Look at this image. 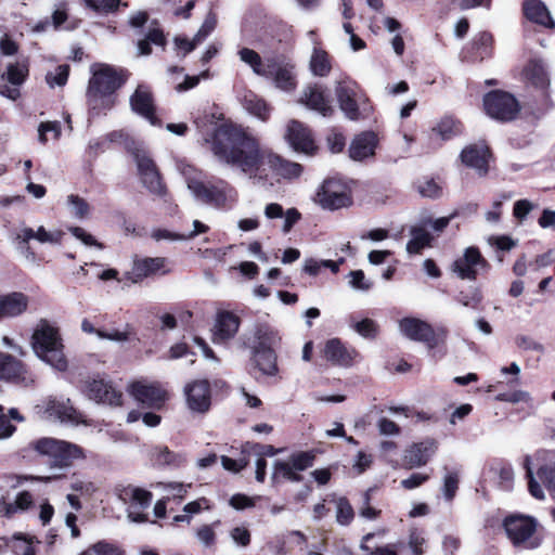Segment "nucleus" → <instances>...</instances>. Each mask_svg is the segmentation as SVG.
<instances>
[{
  "instance_id": "24",
  "label": "nucleus",
  "mask_w": 555,
  "mask_h": 555,
  "mask_svg": "<svg viewBox=\"0 0 555 555\" xmlns=\"http://www.w3.org/2000/svg\"><path fill=\"white\" fill-rule=\"evenodd\" d=\"M193 192L201 201L219 209H229L234 202L227 192L225 188L204 182H196L193 185Z\"/></svg>"
},
{
  "instance_id": "52",
  "label": "nucleus",
  "mask_w": 555,
  "mask_h": 555,
  "mask_svg": "<svg viewBox=\"0 0 555 555\" xmlns=\"http://www.w3.org/2000/svg\"><path fill=\"white\" fill-rule=\"evenodd\" d=\"M524 466L526 469V478L528 479V490H529L530 494L538 500L544 499V492H543L540 483L533 477V472L530 467V457L529 456H526Z\"/></svg>"
},
{
  "instance_id": "42",
  "label": "nucleus",
  "mask_w": 555,
  "mask_h": 555,
  "mask_svg": "<svg viewBox=\"0 0 555 555\" xmlns=\"http://www.w3.org/2000/svg\"><path fill=\"white\" fill-rule=\"evenodd\" d=\"M318 451L315 449L299 451L291 454L288 462L297 472H304L313 466Z\"/></svg>"
},
{
  "instance_id": "2",
  "label": "nucleus",
  "mask_w": 555,
  "mask_h": 555,
  "mask_svg": "<svg viewBox=\"0 0 555 555\" xmlns=\"http://www.w3.org/2000/svg\"><path fill=\"white\" fill-rule=\"evenodd\" d=\"M88 81L86 101L93 116L106 114L117 103L116 92L128 81L130 72L124 67L98 64Z\"/></svg>"
},
{
  "instance_id": "25",
  "label": "nucleus",
  "mask_w": 555,
  "mask_h": 555,
  "mask_svg": "<svg viewBox=\"0 0 555 555\" xmlns=\"http://www.w3.org/2000/svg\"><path fill=\"white\" fill-rule=\"evenodd\" d=\"M241 319L232 311L222 310L216 315L212 328V341L215 344L227 343L238 332Z\"/></svg>"
},
{
  "instance_id": "23",
  "label": "nucleus",
  "mask_w": 555,
  "mask_h": 555,
  "mask_svg": "<svg viewBox=\"0 0 555 555\" xmlns=\"http://www.w3.org/2000/svg\"><path fill=\"white\" fill-rule=\"evenodd\" d=\"M525 80L534 89L541 91L546 101L550 100V76L545 64L540 59H530L522 69Z\"/></svg>"
},
{
  "instance_id": "39",
  "label": "nucleus",
  "mask_w": 555,
  "mask_h": 555,
  "mask_svg": "<svg viewBox=\"0 0 555 555\" xmlns=\"http://www.w3.org/2000/svg\"><path fill=\"white\" fill-rule=\"evenodd\" d=\"M454 299L466 308L473 310L482 309L483 295L479 287L469 286L466 289L460 291Z\"/></svg>"
},
{
  "instance_id": "32",
  "label": "nucleus",
  "mask_w": 555,
  "mask_h": 555,
  "mask_svg": "<svg viewBox=\"0 0 555 555\" xmlns=\"http://www.w3.org/2000/svg\"><path fill=\"white\" fill-rule=\"evenodd\" d=\"M150 461L156 468H179L186 463L182 453L170 450L167 446H154L150 450Z\"/></svg>"
},
{
  "instance_id": "3",
  "label": "nucleus",
  "mask_w": 555,
  "mask_h": 555,
  "mask_svg": "<svg viewBox=\"0 0 555 555\" xmlns=\"http://www.w3.org/2000/svg\"><path fill=\"white\" fill-rule=\"evenodd\" d=\"M22 460L28 463L44 462L50 469H66L77 460L86 457L78 444L52 437H41L29 441L18 450Z\"/></svg>"
},
{
  "instance_id": "5",
  "label": "nucleus",
  "mask_w": 555,
  "mask_h": 555,
  "mask_svg": "<svg viewBox=\"0 0 555 555\" xmlns=\"http://www.w3.org/2000/svg\"><path fill=\"white\" fill-rule=\"evenodd\" d=\"M31 347L35 353L47 363L60 371L67 367V360L63 353V343L57 327L47 320L39 321L31 336Z\"/></svg>"
},
{
  "instance_id": "47",
  "label": "nucleus",
  "mask_w": 555,
  "mask_h": 555,
  "mask_svg": "<svg viewBox=\"0 0 555 555\" xmlns=\"http://www.w3.org/2000/svg\"><path fill=\"white\" fill-rule=\"evenodd\" d=\"M278 452L279 450L271 444H262L254 441H246L242 446V453H254L263 459H266V456H274Z\"/></svg>"
},
{
  "instance_id": "38",
  "label": "nucleus",
  "mask_w": 555,
  "mask_h": 555,
  "mask_svg": "<svg viewBox=\"0 0 555 555\" xmlns=\"http://www.w3.org/2000/svg\"><path fill=\"white\" fill-rule=\"evenodd\" d=\"M310 69L315 76H327L332 70L331 55L325 50L315 48L311 55Z\"/></svg>"
},
{
  "instance_id": "60",
  "label": "nucleus",
  "mask_w": 555,
  "mask_h": 555,
  "mask_svg": "<svg viewBox=\"0 0 555 555\" xmlns=\"http://www.w3.org/2000/svg\"><path fill=\"white\" fill-rule=\"evenodd\" d=\"M429 479H430V476L428 474L413 473L410 477L401 480V486L405 490H412V489H415V488L424 485Z\"/></svg>"
},
{
  "instance_id": "64",
  "label": "nucleus",
  "mask_w": 555,
  "mask_h": 555,
  "mask_svg": "<svg viewBox=\"0 0 555 555\" xmlns=\"http://www.w3.org/2000/svg\"><path fill=\"white\" fill-rule=\"evenodd\" d=\"M425 543L426 540L416 530L410 532L409 547L411 548L413 555H423L425 553L423 547Z\"/></svg>"
},
{
  "instance_id": "53",
  "label": "nucleus",
  "mask_w": 555,
  "mask_h": 555,
  "mask_svg": "<svg viewBox=\"0 0 555 555\" xmlns=\"http://www.w3.org/2000/svg\"><path fill=\"white\" fill-rule=\"evenodd\" d=\"M9 479H14L15 483L12 485V488H16L21 486L25 481H38V482H44L49 483L55 480H59L61 476L53 475V476H34V475H10L8 477Z\"/></svg>"
},
{
  "instance_id": "27",
  "label": "nucleus",
  "mask_w": 555,
  "mask_h": 555,
  "mask_svg": "<svg viewBox=\"0 0 555 555\" xmlns=\"http://www.w3.org/2000/svg\"><path fill=\"white\" fill-rule=\"evenodd\" d=\"M378 144L377 134L373 131H363L352 139L348 153L349 157L356 162H362L375 155Z\"/></svg>"
},
{
  "instance_id": "35",
  "label": "nucleus",
  "mask_w": 555,
  "mask_h": 555,
  "mask_svg": "<svg viewBox=\"0 0 555 555\" xmlns=\"http://www.w3.org/2000/svg\"><path fill=\"white\" fill-rule=\"evenodd\" d=\"M411 240L406 243V251L410 255H420L426 247H431L434 236L421 223L411 228Z\"/></svg>"
},
{
  "instance_id": "37",
  "label": "nucleus",
  "mask_w": 555,
  "mask_h": 555,
  "mask_svg": "<svg viewBox=\"0 0 555 555\" xmlns=\"http://www.w3.org/2000/svg\"><path fill=\"white\" fill-rule=\"evenodd\" d=\"M304 476L300 475L289 462L282 460L274 462L273 474L271 476L273 485L280 483L282 480L300 482Z\"/></svg>"
},
{
  "instance_id": "26",
  "label": "nucleus",
  "mask_w": 555,
  "mask_h": 555,
  "mask_svg": "<svg viewBox=\"0 0 555 555\" xmlns=\"http://www.w3.org/2000/svg\"><path fill=\"white\" fill-rule=\"evenodd\" d=\"M300 102L324 117H332L335 113L324 88L318 83L310 85L304 90Z\"/></svg>"
},
{
  "instance_id": "54",
  "label": "nucleus",
  "mask_w": 555,
  "mask_h": 555,
  "mask_svg": "<svg viewBox=\"0 0 555 555\" xmlns=\"http://www.w3.org/2000/svg\"><path fill=\"white\" fill-rule=\"evenodd\" d=\"M67 199L68 203L73 206L74 215L77 218L83 219L88 216L90 211V206L85 198L76 194H70Z\"/></svg>"
},
{
  "instance_id": "6",
  "label": "nucleus",
  "mask_w": 555,
  "mask_h": 555,
  "mask_svg": "<svg viewBox=\"0 0 555 555\" xmlns=\"http://www.w3.org/2000/svg\"><path fill=\"white\" fill-rule=\"evenodd\" d=\"M335 95L339 108L350 120L365 119L373 113V105L365 90L351 78L337 82Z\"/></svg>"
},
{
  "instance_id": "4",
  "label": "nucleus",
  "mask_w": 555,
  "mask_h": 555,
  "mask_svg": "<svg viewBox=\"0 0 555 555\" xmlns=\"http://www.w3.org/2000/svg\"><path fill=\"white\" fill-rule=\"evenodd\" d=\"M399 326L406 338L424 344L429 357L435 361H439L446 357L448 352L447 338L449 334L446 327H434L430 323L414 317L403 318Z\"/></svg>"
},
{
  "instance_id": "48",
  "label": "nucleus",
  "mask_w": 555,
  "mask_h": 555,
  "mask_svg": "<svg viewBox=\"0 0 555 555\" xmlns=\"http://www.w3.org/2000/svg\"><path fill=\"white\" fill-rule=\"evenodd\" d=\"M354 331L366 339H375L379 333L378 324L370 318H365L353 325Z\"/></svg>"
},
{
  "instance_id": "31",
  "label": "nucleus",
  "mask_w": 555,
  "mask_h": 555,
  "mask_svg": "<svg viewBox=\"0 0 555 555\" xmlns=\"http://www.w3.org/2000/svg\"><path fill=\"white\" fill-rule=\"evenodd\" d=\"M119 500L130 507L147 508L153 500V493L133 485L119 486L115 489Z\"/></svg>"
},
{
  "instance_id": "57",
  "label": "nucleus",
  "mask_w": 555,
  "mask_h": 555,
  "mask_svg": "<svg viewBox=\"0 0 555 555\" xmlns=\"http://www.w3.org/2000/svg\"><path fill=\"white\" fill-rule=\"evenodd\" d=\"M326 143L332 153H340L346 146V138L341 132L332 131L326 137Z\"/></svg>"
},
{
  "instance_id": "11",
  "label": "nucleus",
  "mask_w": 555,
  "mask_h": 555,
  "mask_svg": "<svg viewBox=\"0 0 555 555\" xmlns=\"http://www.w3.org/2000/svg\"><path fill=\"white\" fill-rule=\"evenodd\" d=\"M140 176L142 184L149 192L155 196L164 197L167 195V186L163 180L159 169L149 152L142 147L133 146L129 149Z\"/></svg>"
},
{
  "instance_id": "22",
  "label": "nucleus",
  "mask_w": 555,
  "mask_h": 555,
  "mask_svg": "<svg viewBox=\"0 0 555 555\" xmlns=\"http://www.w3.org/2000/svg\"><path fill=\"white\" fill-rule=\"evenodd\" d=\"M438 447V441L430 437L412 443L404 452L403 462L405 467L412 469L425 466L437 452Z\"/></svg>"
},
{
  "instance_id": "12",
  "label": "nucleus",
  "mask_w": 555,
  "mask_h": 555,
  "mask_svg": "<svg viewBox=\"0 0 555 555\" xmlns=\"http://www.w3.org/2000/svg\"><path fill=\"white\" fill-rule=\"evenodd\" d=\"M479 269L487 272L490 269V263L476 246L467 247L463 256L456 258L451 266L452 272L459 279L469 281L477 280Z\"/></svg>"
},
{
  "instance_id": "13",
  "label": "nucleus",
  "mask_w": 555,
  "mask_h": 555,
  "mask_svg": "<svg viewBox=\"0 0 555 555\" xmlns=\"http://www.w3.org/2000/svg\"><path fill=\"white\" fill-rule=\"evenodd\" d=\"M169 272L165 257H134L131 271L126 272L124 279L138 284L145 279L165 275Z\"/></svg>"
},
{
  "instance_id": "63",
  "label": "nucleus",
  "mask_w": 555,
  "mask_h": 555,
  "mask_svg": "<svg viewBox=\"0 0 555 555\" xmlns=\"http://www.w3.org/2000/svg\"><path fill=\"white\" fill-rule=\"evenodd\" d=\"M537 475L547 488L555 490V468L542 465L538 468Z\"/></svg>"
},
{
  "instance_id": "49",
  "label": "nucleus",
  "mask_w": 555,
  "mask_h": 555,
  "mask_svg": "<svg viewBox=\"0 0 555 555\" xmlns=\"http://www.w3.org/2000/svg\"><path fill=\"white\" fill-rule=\"evenodd\" d=\"M460 476L459 473L453 470L449 472L443 478V495L447 501H452L459 490Z\"/></svg>"
},
{
  "instance_id": "29",
  "label": "nucleus",
  "mask_w": 555,
  "mask_h": 555,
  "mask_svg": "<svg viewBox=\"0 0 555 555\" xmlns=\"http://www.w3.org/2000/svg\"><path fill=\"white\" fill-rule=\"evenodd\" d=\"M29 298L22 292L0 295V320L13 319L27 311Z\"/></svg>"
},
{
  "instance_id": "34",
  "label": "nucleus",
  "mask_w": 555,
  "mask_h": 555,
  "mask_svg": "<svg viewBox=\"0 0 555 555\" xmlns=\"http://www.w3.org/2000/svg\"><path fill=\"white\" fill-rule=\"evenodd\" d=\"M554 263L553 251L547 250L542 255H538L533 261L527 262L525 254H521L513 266V272L517 276H524L527 270L539 272L541 269L546 268Z\"/></svg>"
},
{
  "instance_id": "28",
  "label": "nucleus",
  "mask_w": 555,
  "mask_h": 555,
  "mask_svg": "<svg viewBox=\"0 0 555 555\" xmlns=\"http://www.w3.org/2000/svg\"><path fill=\"white\" fill-rule=\"evenodd\" d=\"M185 395L191 410L206 412L210 408V384L206 379L194 380L185 387Z\"/></svg>"
},
{
  "instance_id": "59",
  "label": "nucleus",
  "mask_w": 555,
  "mask_h": 555,
  "mask_svg": "<svg viewBox=\"0 0 555 555\" xmlns=\"http://www.w3.org/2000/svg\"><path fill=\"white\" fill-rule=\"evenodd\" d=\"M534 208V205L528 199L516 201L513 207V215L518 221H524L530 211Z\"/></svg>"
},
{
  "instance_id": "20",
  "label": "nucleus",
  "mask_w": 555,
  "mask_h": 555,
  "mask_svg": "<svg viewBox=\"0 0 555 555\" xmlns=\"http://www.w3.org/2000/svg\"><path fill=\"white\" fill-rule=\"evenodd\" d=\"M29 372L27 365L14 356L0 351V382L13 385H27Z\"/></svg>"
},
{
  "instance_id": "36",
  "label": "nucleus",
  "mask_w": 555,
  "mask_h": 555,
  "mask_svg": "<svg viewBox=\"0 0 555 555\" xmlns=\"http://www.w3.org/2000/svg\"><path fill=\"white\" fill-rule=\"evenodd\" d=\"M243 105L246 111L259 118L261 121H268L271 116L272 107L267 101L256 93L249 91L243 98Z\"/></svg>"
},
{
  "instance_id": "9",
  "label": "nucleus",
  "mask_w": 555,
  "mask_h": 555,
  "mask_svg": "<svg viewBox=\"0 0 555 555\" xmlns=\"http://www.w3.org/2000/svg\"><path fill=\"white\" fill-rule=\"evenodd\" d=\"M482 108L485 114L491 119L505 124L518 117L521 105L513 93L502 89H494L483 94Z\"/></svg>"
},
{
  "instance_id": "56",
  "label": "nucleus",
  "mask_w": 555,
  "mask_h": 555,
  "mask_svg": "<svg viewBox=\"0 0 555 555\" xmlns=\"http://www.w3.org/2000/svg\"><path fill=\"white\" fill-rule=\"evenodd\" d=\"M489 243L491 246L495 247L496 250L501 251H509L517 245V242L508 235L491 236Z\"/></svg>"
},
{
  "instance_id": "19",
  "label": "nucleus",
  "mask_w": 555,
  "mask_h": 555,
  "mask_svg": "<svg viewBox=\"0 0 555 555\" xmlns=\"http://www.w3.org/2000/svg\"><path fill=\"white\" fill-rule=\"evenodd\" d=\"M83 391L89 399L111 405H121L122 393L103 378H89L83 383Z\"/></svg>"
},
{
  "instance_id": "33",
  "label": "nucleus",
  "mask_w": 555,
  "mask_h": 555,
  "mask_svg": "<svg viewBox=\"0 0 555 555\" xmlns=\"http://www.w3.org/2000/svg\"><path fill=\"white\" fill-rule=\"evenodd\" d=\"M522 15L531 23L545 28H555V22L545 3L541 0H524L521 3Z\"/></svg>"
},
{
  "instance_id": "62",
  "label": "nucleus",
  "mask_w": 555,
  "mask_h": 555,
  "mask_svg": "<svg viewBox=\"0 0 555 555\" xmlns=\"http://www.w3.org/2000/svg\"><path fill=\"white\" fill-rule=\"evenodd\" d=\"M230 505L237 509H245L255 506V501L244 493H235L230 499Z\"/></svg>"
},
{
  "instance_id": "8",
  "label": "nucleus",
  "mask_w": 555,
  "mask_h": 555,
  "mask_svg": "<svg viewBox=\"0 0 555 555\" xmlns=\"http://www.w3.org/2000/svg\"><path fill=\"white\" fill-rule=\"evenodd\" d=\"M539 522L530 515L520 513L508 514L502 521V527L513 546L534 550L542 543L537 534Z\"/></svg>"
},
{
  "instance_id": "44",
  "label": "nucleus",
  "mask_w": 555,
  "mask_h": 555,
  "mask_svg": "<svg viewBox=\"0 0 555 555\" xmlns=\"http://www.w3.org/2000/svg\"><path fill=\"white\" fill-rule=\"evenodd\" d=\"M85 5L100 14L115 13L121 5V0H83Z\"/></svg>"
},
{
  "instance_id": "18",
  "label": "nucleus",
  "mask_w": 555,
  "mask_h": 555,
  "mask_svg": "<svg viewBox=\"0 0 555 555\" xmlns=\"http://www.w3.org/2000/svg\"><path fill=\"white\" fill-rule=\"evenodd\" d=\"M494 38L489 31L477 34L461 51V57L468 63H480L493 55Z\"/></svg>"
},
{
  "instance_id": "45",
  "label": "nucleus",
  "mask_w": 555,
  "mask_h": 555,
  "mask_svg": "<svg viewBox=\"0 0 555 555\" xmlns=\"http://www.w3.org/2000/svg\"><path fill=\"white\" fill-rule=\"evenodd\" d=\"M238 55L241 61L248 64L256 75L264 74L263 62L258 52L249 48H242Z\"/></svg>"
},
{
  "instance_id": "7",
  "label": "nucleus",
  "mask_w": 555,
  "mask_h": 555,
  "mask_svg": "<svg viewBox=\"0 0 555 555\" xmlns=\"http://www.w3.org/2000/svg\"><path fill=\"white\" fill-rule=\"evenodd\" d=\"M281 337L269 327H259L255 332V343L251 348V361L262 375L275 376L279 373L275 348Z\"/></svg>"
},
{
  "instance_id": "41",
  "label": "nucleus",
  "mask_w": 555,
  "mask_h": 555,
  "mask_svg": "<svg viewBox=\"0 0 555 555\" xmlns=\"http://www.w3.org/2000/svg\"><path fill=\"white\" fill-rule=\"evenodd\" d=\"M375 533L369 532L363 535L360 548L365 552L367 555H398V550L403 546V542L388 543L384 546H377L375 550H372L367 544L372 539H374Z\"/></svg>"
},
{
  "instance_id": "61",
  "label": "nucleus",
  "mask_w": 555,
  "mask_h": 555,
  "mask_svg": "<svg viewBox=\"0 0 555 555\" xmlns=\"http://www.w3.org/2000/svg\"><path fill=\"white\" fill-rule=\"evenodd\" d=\"M456 216V212L448 217H441L436 220H433L430 217L423 218L421 220L422 224L426 228L430 225L436 232H442L449 225L450 221Z\"/></svg>"
},
{
  "instance_id": "51",
  "label": "nucleus",
  "mask_w": 555,
  "mask_h": 555,
  "mask_svg": "<svg viewBox=\"0 0 555 555\" xmlns=\"http://www.w3.org/2000/svg\"><path fill=\"white\" fill-rule=\"evenodd\" d=\"M95 555H126L125 551L118 545L105 540L99 541L88 547Z\"/></svg>"
},
{
  "instance_id": "15",
  "label": "nucleus",
  "mask_w": 555,
  "mask_h": 555,
  "mask_svg": "<svg viewBox=\"0 0 555 555\" xmlns=\"http://www.w3.org/2000/svg\"><path fill=\"white\" fill-rule=\"evenodd\" d=\"M129 392L139 403L149 409L160 410L168 400V392L159 383L137 380L129 386Z\"/></svg>"
},
{
  "instance_id": "30",
  "label": "nucleus",
  "mask_w": 555,
  "mask_h": 555,
  "mask_svg": "<svg viewBox=\"0 0 555 555\" xmlns=\"http://www.w3.org/2000/svg\"><path fill=\"white\" fill-rule=\"evenodd\" d=\"M465 126L454 115H444L430 130V139H439L441 142L451 141L464 133Z\"/></svg>"
},
{
  "instance_id": "17",
  "label": "nucleus",
  "mask_w": 555,
  "mask_h": 555,
  "mask_svg": "<svg viewBox=\"0 0 555 555\" xmlns=\"http://www.w3.org/2000/svg\"><path fill=\"white\" fill-rule=\"evenodd\" d=\"M492 151L486 141L466 145L460 154V159L468 168L475 169L479 177L489 173Z\"/></svg>"
},
{
  "instance_id": "40",
  "label": "nucleus",
  "mask_w": 555,
  "mask_h": 555,
  "mask_svg": "<svg viewBox=\"0 0 555 555\" xmlns=\"http://www.w3.org/2000/svg\"><path fill=\"white\" fill-rule=\"evenodd\" d=\"M294 65L289 63L283 64L281 68L275 70L272 78L275 86L283 91H293L297 86L296 77L293 73Z\"/></svg>"
},
{
  "instance_id": "1",
  "label": "nucleus",
  "mask_w": 555,
  "mask_h": 555,
  "mask_svg": "<svg viewBox=\"0 0 555 555\" xmlns=\"http://www.w3.org/2000/svg\"><path fill=\"white\" fill-rule=\"evenodd\" d=\"M208 142L211 152L220 162L237 167L250 176L262 177V167L268 166L274 177L292 180L298 178L304 170L300 164L261 147L258 138L232 122L217 126Z\"/></svg>"
},
{
  "instance_id": "43",
  "label": "nucleus",
  "mask_w": 555,
  "mask_h": 555,
  "mask_svg": "<svg viewBox=\"0 0 555 555\" xmlns=\"http://www.w3.org/2000/svg\"><path fill=\"white\" fill-rule=\"evenodd\" d=\"M29 75V68L27 64L10 63L7 66V79L13 86L23 85Z\"/></svg>"
},
{
  "instance_id": "55",
  "label": "nucleus",
  "mask_w": 555,
  "mask_h": 555,
  "mask_svg": "<svg viewBox=\"0 0 555 555\" xmlns=\"http://www.w3.org/2000/svg\"><path fill=\"white\" fill-rule=\"evenodd\" d=\"M495 400L500 401V402L518 403V402H529L531 400V398L527 391L515 390V391H511V392H501V393L496 395Z\"/></svg>"
},
{
  "instance_id": "21",
  "label": "nucleus",
  "mask_w": 555,
  "mask_h": 555,
  "mask_svg": "<svg viewBox=\"0 0 555 555\" xmlns=\"http://www.w3.org/2000/svg\"><path fill=\"white\" fill-rule=\"evenodd\" d=\"M130 106L134 113L147 119L151 125L163 126L162 119L156 115L153 94L147 88L138 86L130 96Z\"/></svg>"
},
{
  "instance_id": "16",
  "label": "nucleus",
  "mask_w": 555,
  "mask_h": 555,
  "mask_svg": "<svg viewBox=\"0 0 555 555\" xmlns=\"http://www.w3.org/2000/svg\"><path fill=\"white\" fill-rule=\"evenodd\" d=\"M285 140L297 153L312 156L319 150L311 129L296 119L287 124Z\"/></svg>"
},
{
  "instance_id": "46",
  "label": "nucleus",
  "mask_w": 555,
  "mask_h": 555,
  "mask_svg": "<svg viewBox=\"0 0 555 555\" xmlns=\"http://www.w3.org/2000/svg\"><path fill=\"white\" fill-rule=\"evenodd\" d=\"M354 518V511L349 500L341 496L337 501L336 520L341 526H348Z\"/></svg>"
},
{
  "instance_id": "58",
  "label": "nucleus",
  "mask_w": 555,
  "mask_h": 555,
  "mask_svg": "<svg viewBox=\"0 0 555 555\" xmlns=\"http://www.w3.org/2000/svg\"><path fill=\"white\" fill-rule=\"evenodd\" d=\"M69 76V66L68 65H60L56 67L55 75L52 76L51 74L47 75V81L50 85H56V86H65Z\"/></svg>"
},
{
  "instance_id": "50",
  "label": "nucleus",
  "mask_w": 555,
  "mask_h": 555,
  "mask_svg": "<svg viewBox=\"0 0 555 555\" xmlns=\"http://www.w3.org/2000/svg\"><path fill=\"white\" fill-rule=\"evenodd\" d=\"M499 477V486L502 490L509 491L513 489L514 482V470L513 467L507 463H501L496 468Z\"/></svg>"
},
{
  "instance_id": "10",
  "label": "nucleus",
  "mask_w": 555,
  "mask_h": 555,
  "mask_svg": "<svg viewBox=\"0 0 555 555\" xmlns=\"http://www.w3.org/2000/svg\"><path fill=\"white\" fill-rule=\"evenodd\" d=\"M314 202L326 210H338L353 204L350 185L338 178H327L319 186Z\"/></svg>"
},
{
  "instance_id": "14",
  "label": "nucleus",
  "mask_w": 555,
  "mask_h": 555,
  "mask_svg": "<svg viewBox=\"0 0 555 555\" xmlns=\"http://www.w3.org/2000/svg\"><path fill=\"white\" fill-rule=\"evenodd\" d=\"M320 353L327 363L337 367H350L356 363L357 358L360 357L356 348L348 347L338 337L327 339Z\"/></svg>"
}]
</instances>
